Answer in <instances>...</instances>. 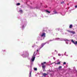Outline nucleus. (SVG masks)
<instances>
[{"label": "nucleus", "mask_w": 77, "mask_h": 77, "mask_svg": "<svg viewBox=\"0 0 77 77\" xmlns=\"http://www.w3.org/2000/svg\"><path fill=\"white\" fill-rule=\"evenodd\" d=\"M35 53H36L35 51L34 52L32 58L31 60L32 62H33V61H34V60H35V55H36V54H35Z\"/></svg>", "instance_id": "nucleus-1"}, {"label": "nucleus", "mask_w": 77, "mask_h": 77, "mask_svg": "<svg viewBox=\"0 0 77 77\" xmlns=\"http://www.w3.org/2000/svg\"><path fill=\"white\" fill-rule=\"evenodd\" d=\"M46 64V62H44L43 63H41V65L42 66V69H45V67H46V66L45 65V64Z\"/></svg>", "instance_id": "nucleus-2"}, {"label": "nucleus", "mask_w": 77, "mask_h": 77, "mask_svg": "<svg viewBox=\"0 0 77 77\" xmlns=\"http://www.w3.org/2000/svg\"><path fill=\"white\" fill-rule=\"evenodd\" d=\"M42 37H45V33H43L41 35Z\"/></svg>", "instance_id": "nucleus-3"}, {"label": "nucleus", "mask_w": 77, "mask_h": 77, "mask_svg": "<svg viewBox=\"0 0 77 77\" xmlns=\"http://www.w3.org/2000/svg\"><path fill=\"white\" fill-rule=\"evenodd\" d=\"M45 44H46V43H45L42 44L41 45V48L43 47H44V46L45 45Z\"/></svg>", "instance_id": "nucleus-4"}, {"label": "nucleus", "mask_w": 77, "mask_h": 77, "mask_svg": "<svg viewBox=\"0 0 77 77\" xmlns=\"http://www.w3.org/2000/svg\"><path fill=\"white\" fill-rule=\"evenodd\" d=\"M62 66H59L58 68V69L60 70V71H62Z\"/></svg>", "instance_id": "nucleus-5"}, {"label": "nucleus", "mask_w": 77, "mask_h": 77, "mask_svg": "<svg viewBox=\"0 0 77 77\" xmlns=\"http://www.w3.org/2000/svg\"><path fill=\"white\" fill-rule=\"evenodd\" d=\"M42 75L43 76H44V77H45V76L47 75V74L45 73H42Z\"/></svg>", "instance_id": "nucleus-6"}, {"label": "nucleus", "mask_w": 77, "mask_h": 77, "mask_svg": "<svg viewBox=\"0 0 77 77\" xmlns=\"http://www.w3.org/2000/svg\"><path fill=\"white\" fill-rule=\"evenodd\" d=\"M56 65H60V61L58 62V63H55Z\"/></svg>", "instance_id": "nucleus-7"}, {"label": "nucleus", "mask_w": 77, "mask_h": 77, "mask_svg": "<svg viewBox=\"0 0 77 77\" xmlns=\"http://www.w3.org/2000/svg\"><path fill=\"white\" fill-rule=\"evenodd\" d=\"M32 71H30L29 77H31V76Z\"/></svg>", "instance_id": "nucleus-8"}, {"label": "nucleus", "mask_w": 77, "mask_h": 77, "mask_svg": "<svg viewBox=\"0 0 77 77\" xmlns=\"http://www.w3.org/2000/svg\"><path fill=\"white\" fill-rule=\"evenodd\" d=\"M72 28V25L71 24L69 26V28H70V29H71V28Z\"/></svg>", "instance_id": "nucleus-9"}, {"label": "nucleus", "mask_w": 77, "mask_h": 77, "mask_svg": "<svg viewBox=\"0 0 77 77\" xmlns=\"http://www.w3.org/2000/svg\"><path fill=\"white\" fill-rule=\"evenodd\" d=\"M45 11L47 12H48V13H49V14H50V12L48 11V10H46Z\"/></svg>", "instance_id": "nucleus-10"}, {"label": "nucleus", "mask_w": 77, "mask_h": 77, "mask_svg": "<svg viewBox=\"0 0 77 77\" xmlns=\"http://www.w3.org/2000/svg\"><path fill=\"white\" fill-rule=\"evenodd\" d=\"M70 33H73V34H75V32L74 31H71Z\"/></svg>", "instance_id": "nucleus-11"}, {"label": "nucleus", "mask_w": 77, "mask_h": 77, "mask_svg": "<svg viewBox=\"0 0 77 77\" xmlns=\"http://www.w3.org/2000/svg\"><path fill=\"white\" fill-rule=\"evenodd\" d=\"M54 14H57V12L56 11H54Z\"/></svg>", "instance_id": "nucleus-12"}, {"label": "nucleus", "mask_w": 77, "mask_h": 77, "mask_svg": "<svg viewBox=\"0 0 77 77\" xmlns=\"http://www.w3.org/2000/svg\"><path fill=\"white\" fill-rule=\"evenodd\" d=\"M71 41H72V42L73 43V44H75V42H74V41L73 40H72Z\"/></svg>", "instance_id": "nucleus-13"}, {"label": "nucleus", "mask_w": 77, "mask_h": 77, "mask_svg": "<svg viewBox=\"0 0 77 77\" xmlns=\"http://www.w3.org/2000/svg\"><path fill=\"white\" fill-rule=\"evenodd\" d=\"M19 12L22 14V13H23V11L22 10H20L19 11Z\"/></svg>", "instance_id": "nucleus-14"}, {"label": "nucleus", "mask_w": 77, "mask_h": 77, "mask_svg": "<svg viewBox=\"0 0 77 77\" xmlns=\"http://www.w3.org/2000/svg\"><path fill=\"white\" fill-rule=\"evenodd\" d=\"M20 5V3H18L17 4V6H19Z\"/></svg>", "instance_id": "nucleus-15"}, {"label": "nucleus", "mask_w": 77, "mask_h": 77, "mask_svg": "<svg viewBox=\"0 0 77 77\" xmlns=\"http://www.w3.org/2000/svg\"><path fill=\"white\" fill-rule=\"evenodd\" d=\"M34 69L35 71H36L37 70V68H34Z\"/></svg>", "instance_id": "nucleus-16"}, {"label": "nucleus", "mask_w": 77, "mask_h": 77, "mask_svg": "<svg viewBox=\"0 0 77 77\" xmlns=\"http://www.w3.org/2000/svg\"><path fill=\"white\" fill-rule=\"evenodd\" d=\"M67 32H69V33H71V31H70L69 30H67Z\"/></svg>", "instance_id": "nucleus-17"}, {"label": "nucleus", "mask_w": 77, "mask_h": 77, "mask_svg": "<svg viewBox=\"0 0 77 77\" xmlns=\"http://www.w3.org/2000/svg\"><path fill=\"white\" fill-rule=\"evenodd\" d=\"M75 45H76L77 44V41H76L75 43Z\"/></svg>", "instance_id": "nucleus-18"}, {"label": "nucleus", "mask_w": 77, "mask_h": 77, "mask_svg": "<svg viewBox=\"0 0 77 77\" xmlns=\"http://www.w3.org/2000/svg\"><path fill=\"white\" fill-rule=\"evenodd\" d=\"M66 62H64L63 63V65H66Z\"/></svg>", "instance_id": "nucleus-19"}, {"label": "nucleus", "mask_w": 77, "mask_h": 77, "mask_svg": "<svg viewBox=\"0 0 77 77\" xmlns=\"http://www.w3.org/2000/svg\"><path fill=\"white\" fill-rule=\"evenodd\" d=\"M61 4H63V3H64V2H61Z\"/></svg>", "instance_id": "nucleus-20"}, {"label": "nucleus", "mask_w": 77, "mask_h": 77, "mask_svg": "<svg viewBox=\"0 0 77 77\" xmlns=\"http://www.w3.org/2000/svg\"><path fill=\"white\" fill-rule=\"evenodd\" d=\"M58 56H61V55L60 54H58Z\"/></svg>", "instance_id": "nucleus-21"}, {"label": "nucleus", "mask_w": 77, "mask_h": 77, "mask_svg": "<svg viewBox=\"0 0 77 77\" xmlns=\"http://www.w3.org/2000/svg\"><path fill=\"white\" fill-rule=\"evenodd\" d=\"M75 8H77V5L75 6Z\"/></svg>", "instance_id": "nucleus-22"}, {"label": "nucleus", "mask_w": 77, "mask_h": 77, "mask_svg": "<svg viewBox=\"0 0 77 77\" xmlns=\"http://www.w3.org/2000/svg\"><path fill=\"white\" fill-rule=\"evenodd\" d=\"M38 49H37V52H38Z\"/></svg>", "instance_id": "nucleus-23"}, {"label": "nucleus", "mask_w": 77, "mask_h": 77, "mask_svg": "<svg viewBox=\"0 0 77 77\" xmlns=\"http://www.w3.org/2000/svg\"><path fill=\"white\" fill-rule=\"evenodd\" d=\"M45 8H47V6H46V7H45Z\"/></svg>", "instance_id": "nucleus-24"}, {"label": "nucleus", "mask_w": 77, "mask_h": 77, "mask_svg": "<svg viewBox=\"0 0 77 77\" xmlns=\"http://www.w3.org/2000/svg\"><path fill=\"white\" fill-rule=\"evenodd\" d=\"M41 5H42V3H41Z\"/></svg>", "instance_id": "nucleus-25"}, {"label": "nucleus", "mask_w": 77, "mask_h": 77, "mask_svg": "<svg viewBox=\"0 0 77 77\" xmlns=\"http://www.w3.org/2000/svg\"><path fill=\"white\" fill-rule=\"evenodd\" d=\"M32 47H34V46H32Z\"/></svg>", "instance_id": "nucleus-26"}, {"label": "nucleus", "mask_w": 77, "mask_h": 77, "mask_svg": "<svg viewBox=\"0 0 77 77\" xmlns=\"http://www.w3.org/2000/svg\"><path fill=\"white\" fill-rule=\"evenodd\" d=\"M69 5V4H67V5Z\"/></svg>", "instance_id": "nucleus-27"}, {"label": "nucleus", "mask_w": 77, "mask_h": 77, "mask_svg": "<svg viewBox=\"0 0 77 77\" xmlns=\"http://www.w3.org/2000/svg\"><path fill=\"white\" fill-rule=\"evenodd\" d=\"M58 39H60V38H58Z\"/></svg>", "instance_id": "nucleus-28"}, {"label": "nucleus", "mask_w": 77, "mask_h": 77, "mask_svg": "<svg viewBox=\"0 0 77 77\" xmlns=\"http://www.w3.org/2000/svg\"><path fill=\"white\" fill-rule=\"evenodd\" d=\"M67 41H69V40H67Z\"/></svg>", "instance_id": "nucleus-29"}, {"label": "nucleus", "mask_w": 77, "mask_h": 77, "mask_svg": "<svg viewBox=\"0 0 77 77\" xmlns=\"http://www.w3.org/2000/svg\"><path fill=\"white\" fill-rule=\"evenodd\" d=\"M54 14H52L53 15Z\"/></svg>", "instance_id": "nucleus-30"}]
</instances>
